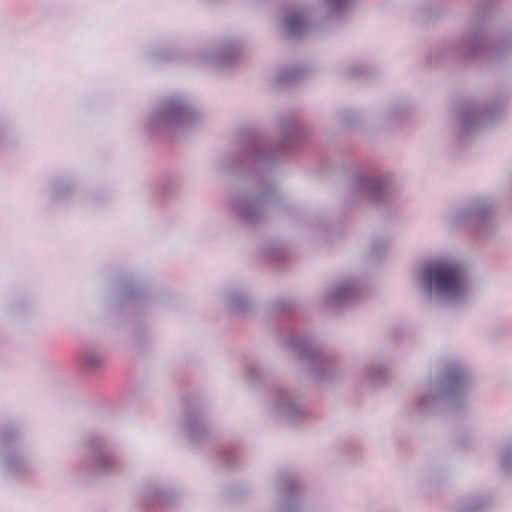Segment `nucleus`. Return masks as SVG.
<instances>
[{"label": "nucleus", "mask_w": 512, "mask_h": 512, "mask_svg": "<svg viewBox=\"0 0 512 512\" xmlns=\"http://www.w3.org/2000/svg\"><path fill=\"white\" fill-rule=\"evenodd\" d=\"M418 290L430 303L459 306L470 298V280L461 262L441 258L423 264L417 276Z\"/></svg>", "instance_id": "f257e3e1"}, {"label": "nucleus", "mask_w": 512, "mask_h": 512, "mask_svg": "<svg viewBox=\"0 0 512 512\" xmlns=\"http://www.w3.org/2000/svg\"><path fill=\"white\" fill-rule=\"evenodd\" d=\"M469 376L464 365L452 360L444 366L440 379L430 381L423 386L422 392L415 398V409L421 415L436 414L442 408L456 409L465 399V389Z\"/></svg>", "instance_id": "f03ea898"}, {"label": "nucleus", "mask_w": 512, "mask_h": 512, "mask_svg": "<svg viewBox=\"0 0 512 512\" xmlns=\"http://www.w3.org/2000/svg\"><path fill=\"white\" fill-rule=\"evenodd\" d=\"M277 127L282 135V142L277 144L276 148L268 149L260 138L250 139L246 144V151L241 156V163L236 167L249 166L252 175L256 176L258 170L269 167L277 157L284 156L291 145L304 139V130L294 119H281Z\"/></svg>", "instance_id": "7ed1b4c3"}, {"label": "nucleus", "mask_w": 512, "mask_h": 512, "mask_svg": "<svg viewBox=\"0 0 512 512\" xmlns=\"http://www.w3.org/2000/svg\"><path fill=\"white\" fill-rule=\"evenodd\" d=\"M512 50V29L494 44H488V35L478 20H472L468 32L453 44V54L461 59L500 60Z\"/></svg>", "instance_id": "20e7f679"}, {"label": "nucleus", "mask_w": 512, "mask_h": 512, "mask_svg": "<svg viewBox=\"0 0 512 512\" xmlns=\"http://www.w3.org/2000/svg\"><path fill=\"white\" fill-rule=\"evenodd\" d=\"M197 120H199V114L188 98L173 95L158 101L157 107L147 118L146 127L151 132H171L193 125Z\"/></svg>", "instance_id": "39448f33"}, {"label": "nucleus", "mask_w": 512, "mask_h": 512, "mask_svg": "<svg viewBox=\"0 0 512 512\" xmlns=\"http://www.w3.org/2000/svg\"><path fill=\"white\" fill-rule=\"evenodd\" d=\"M288 346L306 364L307 372L315 382H330L342 373L339 360L330 353H324L311 336H293Z\"/></svg>", "instance_id": "423d86ee"}, {"label": "nucleus", "mask_w": 512, "mask_h": 512, "mask_svg": "<svg viewBox=\"0 0 512 512\" xmlns=\"http://www.w3.org/2000/svg\"><path fill=\"white\" fill-rule=\"evenodd\" d=\"M507 96L500 95L484 104L465 102L461 105V118L458 124V140L464 143L477 130L498 120L505 111Z\"/></svg>", "instance_id": "0eeeda50"}, {"label": "nucleus", "mask_w": 512, "mask_h": 512, "mask_svg": "<svg viewBox=\"0 0 512 512\" xmlns=\"http://www.w3.org/2000/svg\"><path fill=\"white\" fill-rule=\"evenodd\" d=\"M453 224L468 228L478 238L494 231L493 204L487 197H477L461 204L453 213Z\"/></svg>", "instance_id": "6e6552de"}, {"label": "nucleus", "mask_w": 512, "mask_h": 512, "mask_svg": "<svg viewBox=\"0 0 512 512\" xmlns=\"http://www.w3.org/2000/svg\"><path fill=\"white\" fill-rule=\"evenodd\" d=\"M390 186V175L368 176L365 173H359L353 177L352 184H350L347 202L355 204L368 200L373 203H380L385 198Z\"/></svg>", "instance_id": "1a4fd4ad"}, {"label": "nucleus", "mask_w": 512, "mask_h": 512, "mask_svg": "<svg viewBox=\"0 0 512 512\" xmlns=\"http://www.w3.org/2000/svg\"><path fill=\"white\" fill-rule=\"evenodd\" d=\"M272 189L268 186L257 195L240 194L230 199V208L246 224H254L266 216L272 206Z\"/></svg>", "instance_id": "9d476101"}, {"label": "nucleus", "mask_w": 512, "mask_h": 512, "mask_svg": "<svg viewBox=\"0 0 512 512\" xmlns=\"http://www.w3.org/2000/svg\"><path fill=\"white\" fill-rule=\"evenodd\" d=\"M271 414L279 420L292 424L304 417V408L293 393L277 389L272 399Z\"/></svg>", "instance_id": "9b49d317"}, {"label": "nucleus", "mask_w": 512, "mask_h": 512, "mask_svg": "<svg viewBox=\"0 0 512 512\" xmlns=\"http://www.w3.org/2000/svg\"><path fill=\"white\" fill-rule=\"evenodd\" d=\"M15 438V433L11 431H3L0 434V446L4 450V471L10 476H19L28 472L29 462L19 450L9 449L10 442Z\"/></svg>", "instance_id": "f8f14e48"}, {"label": "nucleus", "mask_w": 512, "mask_h": 512, "mask_svg": "<svg viewBox=\"0 0 512 512\" xmlns=\"http://www.w3.org/2000/svg\"><path fill=\"white\" fill-rule=\"evenodd\" d=\"M90 453H92L93 468H95L96 473H114L118 469V462L107 448L104 439L98 436L90 439Z\"/></svg>", "instance_id": "ddd939ff"}, {"label": "nucleus", "mask_w": 512, "mask_h": 512, "mask_svg": "<svg viewBox=\"0 0 512 512\" xmlns=\"http://www.w3.org/2000/svg\"><path fill=\"white\" fill-rule=\"evenodd\" d=\"M359 295L358 284L350 279L343 280L326 290L323 302L329 307H339L349 304Z\"/></svg>", "instance_id": "4468645a"}, {"label": "nucleus", "mask_w": 512, "mask_h": 512, "mask_svg": "<svg viewBox=\"0 0 512 512\" xmlns=\"http://www.w3.org/2000/svg\"><path fill=\"white\" fill-rule=\"evenodd\" d=\"M282 28H284V34L288 38H300L312 31L313 25L304 12L293 10L284 16Z\"/></svg>", "instance_id": "2eb2a0df"}, {"label": "nucleus", "mask_w": 512, "mask_h": 512, "mask_svg": "<svg viewBox=\"0 0 512 512\" xmlns=\"http://www.w3.org/2000/svg\"><path fill=\"white\" fill-rule=\"evenodd\" d=\"M237 55H239V46L234 41L227 40L223 42L218 51L201 55V60L211 66L223 67L231 65Z\"/></svg>", "instance_id": "dca6fc26"}, {"label": "nucleus", "mask_w": 512, "mask_h": 512, "mask_svg": "<svg viewBox=\"0 0 512 512\" xmlns=\"http://www.w3.org/2000/svg\"><path fill=\"white\" fill-rule=\"evenodd\" d=\"M175 494L172 490L159 485L149 486L144 492V500L152 507H165L174 503Z\"/></svg>", "instance_id": "f3484780"}, {"label": "nucleus", "mask_w": 512, "mask_h": 512, "mask_svg": "<svg viewBox=\"0 0 512 512\" xmlns=\"http://www.w3.org/2000/svg\"><path fill=\"white\" fill-rule=\"evenodd\" d=\"M354 6V0H318V9L326 18H338Z\"/></svg>", "instance_id": "a211bd4d"}, {"label": "nucleus", "mask_w": 512, "mask_h": 512, "mask_svg": "<svg viewBox=\"0 0 512 512\" xmlns=\"http://www.w3.org/2000/svg\"><path fill=\"white\" fill-rule=\"evenodd\" d=\"M297 483L292 477H287L282 481V489H280V497L284 499L280 512H299L296 505Z\"/></svg>", "instance_id": "6ab92c4d"}, {"label": "nucleus", "mask_w": 512, "mask_h": 512, "mask_svg": "<svg viewBox=\"0 0 512 512\" xmlns=\"http://www.w3.org/2000/svg\"><path fill=\"white\" fill-rule=\"evenodd\" d=\"M363 376L372 385L379 386L388 379V369L379 363H368L363 368Z\"/></svg>", "instance_id": "aec40b11"}, {"label": "nucleus", "mask_w": 512, "mask_h": 512, "mask_svg": "<svg viewBox=\"0 0 512 512\" xmlns=\"http://www.w3.org/2000/svg\"><path fill=\"white\" fill-rule=\"evenodd\" d=\"M305 70L302 67L292 66L284 68L277 73V83L280 86H290L304 76Z\"/></svg>", "instance_id": "412c9836"}, {"label": "nucleus", "mask_w": 512, "mask_h": 512, "mask_svg": "<svg viewBox=\"0 0 512 512\" xmlns=\"http://www.w3.org/2000/svg\"><path fill=\"white\" fill-rule=\"evenodd\" d=\"M489 508L487 497L475 496L458 507L457 512H485Z\"/></svg>", "instance_id": "4be33fe9"}, {"label": "nucleus", "mask_w": 512, "mask_h": 512, "mask_svg": "<svg viewBox=\"0 0 512 512\" xmlns=\"http://www.w3.org/2000/svg\"><path fill=\"white\" fill-rule=\"evenodd\" d=\"M188 437L192 440H199L204 436L205 429L202 420L199 417L188 419L187 426H185Z\"/></svg>", "instance_id": "5701e85b"}, {"label": "nucleus", "mask_w": 512, "mask_h": 512, "mask_svg": "<svg viewBox=\"0 0 512 512\" xmlns=\"http://www.w3.org/2000/svg\"><path fill=\"white\" fill-rule=\"evenodd\" d=\"M228 308L233 313H241L245 311L248 306L247 297L244 294L234 292L228 296Z\"/></svg>", "instance_id": "b1692460"}, {"label": "nucleus", "mask_w": 512, "mask_h": 512, "mask_svg": "<svg viewBox=\"0 0 512 512\" xmlns=\"http://www.w3.org/2000/svg\"><path fill=\"white\" fill-rule=\"evenodd\" d=\"M501 468L504 469V471L510 473L512 472V445L507 444L506 447H504L503 452H501Z\"/></svg>", "instance_id": "393cba45"}, {"label": "nucleus", "mask_w": 512, "mask_h": 512, "mask_svg": "<svg viewBox=\"0 0 512 512\" xmlns=\"http://www.w3.org/2000/svg\"><path fill=\"white\" fill-rule=\"evenodd\" d=\"M101 363V356L93 353L85 355V365L91 369H95Z\"/></svg>", "instance_id": "a878e982"}, {"label": "nucleus", "mask_w": 512, "mask_h": 512, "mask_svg": "<svg viewBox=\"0 0 512 512\" xmlns=\"http://www.w3.org/2000/svg\"><path fill=\"white\" fill-rule=\"evenodd\" d=\"M367 73V70L364 68V67H359V68H354L352 69V71H350V74H352V76H362L364 74Z\"/></svg>", "instance_id": "bb28decb"}, {"label": "nucleus", "mask_w": 512, "mask_h": 512, "mask_svg": "<svg viewBox=\"0 0 512 512\" xmlns=\"http://www.w3.org/2000/svg\"><path fill=\"white\" fill-rule=\"evenodd\" d=\"M125 296H126V298H133L134 297V291H132L130 289H126Z\"/></svg>", "instance_id": "cd10ccee"}, {"label": "nucleus", "mask_w": 512, "mask_h": 512, "mask_svg": "<svg viewBox=\"0 0 512 512\" xmlns=\"http://www.w3.org/2000/svg\"><path fill=\"white\" fill-rule=\"evenodd\" d=\"M379 251H380V248H378V244L374 243V245H372V253L378 255Z\"/></svg>", "instance_id": "c85d7f7f"}, {"label": "nucleus", "mask_w": 512, "mask_h": 512, "mask_svg": "<svg viewBox=\"0 0 512 512\" xmlns=\"http://www.w3.org/2000/svg\"><path fill=\"white\" fill-rule=\"evenodd\" d=\"M61 197V189L60 188H55L54 190V198H59Z\"/></svg>", "instance_id": "c756f323"}, {"label": "nucleus", "mask_w": 512, "mask_h": 512, "mask_svg": "<svg viewBox=\"0 0 512 512\" xmlns=\"http://www.w3.org/2000/svg\"><path fill=\"white\" fill-rule=\"evenodd\" d=\"M249 374H250V375H254V374H256V368H255V367H250V368H249Z\"/></svg>", "instance_id": "7c9ffc66"}, {"label": "nucleus", "mask_w": 512, "mask_h": 512, "mask_svg": "<svg viewBox=\"0 0 512 512\" xmlns=\"http://www.w3.org/2000/svg\"><path fill=\"white\" fill-rule=\"evenodd\" d=\"M457 445H458V447H460V448H465V447H467V445H465V444H464V443H462L461 441H458V442H457Z\"/></svg>", "instance_id": "2f4dec72"}, {"label": "nucleus", "mask_w": 512, "mask_h": 512, "mask_svg": "<svg viewBox=\"0 0 512 512\" xmlns=\"http://www.w3.org/2000/svg\"><path fill=\"white\" fill-rule=\"evenodd\" d=\"M385 246H386V244H385V243L380 244V247L385 248Z\"/></svg>", "instance_id": "473e14b6"}]
</instances>
